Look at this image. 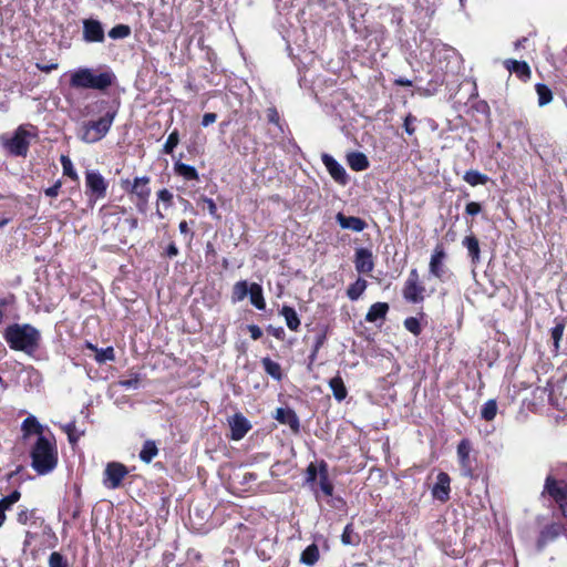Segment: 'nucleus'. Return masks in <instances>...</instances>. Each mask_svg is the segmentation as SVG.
Returning <instances> with one entry per match:
<instances>
[{"label":"nucleus","instance_id":"3c124183","mask_svg":"<svg viewBox=\"0 0 567 567\" xmlns=\"http://www.w3.org/2000/svg\"><path fill=\"white\" fill-rule=\"evenodd\" d=\"M404 327L414 334L420 333V323L415 318L405 319Z\"/></svg>","mask_w":567,"mask_h":567},{"label":"nucleus","instance_id":"bf43d9fd","mask_svg":"<svg viewBox=\"0 0 567 567\" xmlns=\"http://www.w3.org/2000/svg\"><path fill=\"white\" fill-rule=\"evenodd\" d=\"M203 202L206 204L208 213L212 216H217V206H216L215 202L212 198H207V197H205L203 199Z\"/></svg>","mask_w":567,"mask_h":567},{"label":"nucleus","instance_id":"4d7b16f0","mask_svg":"<svg viewBox=\"0 0 567 567\" xmlns=\"http://www.w3.org/2000/svg\"><path fill=\"white\" fill-rule=\"evenodd\" d=\"M248 331L254 340H258L262 336V330L256 324H249Z\"/></svg>","mask_w":567,"mask_h":567},{"label":"nucleus","instance_id":"0eeeda50","mask_svg":"<svg viewBox=\"0 0 567 567\" xmlns=\"http://www.w3.org/2000/svg\"><path fill=\"white\" fill-rule=\"evenodd\" d=\"M402 292L404 299L409 302L419 303L423 301L425 287L420 282L419 272L415 268L410 271Z\"/></svg>","mask_w":567,"mask_h":567},{"label":"nucleus","instance_id":"79ce46f5","mask_svg":"<svg viewBox=\"0 0 567 567\" xmlns=\"http://www.w3.org/2000/svg\"><path fill=\"white\" fill-rule=\"evenodd\" d=\"M565 330V324L559 322L550 330V337L553 340L554 351L557 352L559 350V343L563 338Z\"/></svg>","mask_w":567,"mask_h":567},{"label":"nucleus","instance_id":"052dcab7","mask_svg":"<svg viewBox=\"0 0 567 567\" xmlns=\"http://www.w3.org/2000/svg\"><path fill=\"white\" fill-rule=\"evenodd\" d=\"M61 188V183L56 182L53 186L45 189V195L49 197H56Z\"/></svg>","mask_w":567,"mask_h":567},{"label":"nucleus","instance_id":"680f3d73","mask_svg":"<svg viewBox=\"0 0 567 567\" xmlns=\"http://www.w3.org/2000/svg\"><path fill=\"white\" fill-rule=\"evenodd\" d=\"M216 118H217V115L215 113H206L203 116L202 125L206 127V126L215 123Z\"/></svg>","mask_w":567,"mask_h":567},{"label":"nucleus","instance_id":"338daca9","mask_svg":"<svg viewBox=\"0 0 567 567\" xmlns=\"http://www.w3.org/2000/svg\"><path fill=\"white\" fill-rule=\"evenodd\" d=\"M178 228L182 234H185V235L189 234V228H188L187 221H185V220L181 221L178 225Z\"/></svg>","mask_w":567,"mask_h":567},{"label":"nucleus","instance_id":"6e6552de","mask_svg":"<svg viewBox=\"0 0 567 567\" xmlns=\"http://www.w3.org/2000/svg\"><path fill=\"white\" fill-rule=\"evenodd\" d=\"M32 134L23 127H19L14 135L7 140L6 147L17 156L25 155L29 148Z\"/></svg>","mask_w":567,"mask_h":567},{"label":"nucleus","instance_id":"49530a36","mask_svg":"<svg viewBox=\"0 0 567 567\" xmlns=\"http://www.w3.org/2000/svg\"><path fill=\"white\" fill-rule=\"evenodd\" d=\"M22 429L25 431V432H30V431H34L39 434L40 431H41V425L40 423L38 422V420L34 417V416H29L27 417L23 423H22Z\"/></svg>","mask_w":567,"mask_h":567},{"label":"nucleus","instance_id":"6e6d98bb","mask_svg":"<svg viewBox=\"0 0 567 567\" xmlns=\"http://www.w3.org/2000/svg\"><path fill=\"white\" fill-rule=\"evenodd\" d=\"M138 379L137 378H132V379H126V380H122L120 381V384L130 390V389H137L138 386Z\"/></svg>","mask_w":567,"mask_h":567},{"label":"nucleus","instance_id":"c85d7f7f","mask_svg":"<svg viewBox=\"0 0 567 567\" xmlns=\"http://www.w3.org/2000/svg\"><path fill=\"white\" fill-rule=\"evenodd\" d=\"M367 280H364L363 278H358L347 290V296L349 297V299H359L367 289Z\"/></svg>","mask_w":567,"mask_h":567},{"label":"nucleus","instance_id":"f3484780","mask_svg":"<svg viewBox=\"0 0 567 567\" xmlns=\"http://www.w3.org/2000/svg\"><path fill=\"white\" fill-rule=\"evenodd\" d=\"M336 219L341 228L350 229L355 233H360L367 227L363 219L354 216H346L342 213H338Z\"/></svg>","mask_w":567,"mask_h":567},{"label":"nucleus","instance_id":"c9c22d12","mask_svg":"<svg viewBox=\"0 0 567 567\" xmlns=\"http://www.w3.org/2000/svg\"><path fill=\"white\" fill-rule=\"evenodd\" d=\"M497 414V403L495 400L491 399L484 403L481 410L482 419L486 421H492L495 419Z\"/></svg>","mask_w":567,"mask_h":567},{"label":"nucleus","instance_id":"7c9ffc66","mask_svg":"<svg viewBox=\"0 0 567 567\" xmlns=\"http://www.w3.org/2000/svg\"><path fill=\"white\" fill-rule=\"evenodd\" d=\"M175 172L187 181L198 179V173L194 166L184 163H176Z\"/></svg>","mask_w":567,"mask_h":567},{"label":"nucleus","instance_id":"0e129e2a","mask_svg":"<svg viewBox=\"0 0 567 567\" xmlns=\"http://www.w3.org/2000/svg\"><path fill=\"white\" fill-rule=\"evenodd\" d=\"M168 257H175L178 254V249L175 244H169L166 250Z\"/></svg>","mask_w":567,"mask_h":567},{"label":"nucleus","instance_id":"13d9d810","mask_svg":"<svg viewBox=\"0 0 567 567\" xmlns=\"http://www.w3.org/2000/svg\"><path fill=\"white\" fill-rule=\"evenodd\" d=\"M267 118L270 123L279 124V114L275 107H269L267 110Z\"/></svg>","mask_w":567,"mask_h":567},{"label":"nucleus","instance_id":"4468645a","mask_svg":"<svg viewBox=\"0 0 567 567\" xmlns=\"http://www.w3.org/2000/svg\"><path fill=\"white\" fill-rule=\"evenodd\" d=\"M450 476L444 472L439 473L431 491L432 496L440 502H446L450 498Z\"/></svg>","mask_w":567,"mask_h":567},{"label":"nucleus","instance_id":"7ed1b4c3","mask_svg":"<svg viewBox=\"0 0 567 567\" xmlns=\"http://www.w3.org/2000/svg\"><path fill=\"white\" fill-rule=\"evenodd\" d=\"M114 115L106 114L97 121L85 123L81 128V140L85 143H95L102 140L110 131Z\"/></svg>","mask_w":567,"mask_h":567},{"label":"nucleus","instance_id":"e433bc0d","mask_svg":"<svg viewBox=\"0 0 567 567\" xmlns=\"http://www.w3.org/2000/svg\"><path fill=\"white\" fill-rule=\"evenodd\" d=\"M536 92L538 95V105L545 106L553 100L551 91L545 84L538 83L536 84Z\"/></svg>","mask_w":567,"mask_h":567},{"label":"nucleus","instance_id":"8fccbe9b","mask_svg":"<svg viewBox=\"0 0 567 567\" xmlns=\"http://www.w3.org/2000/svg\"><path fill=\"white\" fill-rule=\"evenodd\" d=\"M34 518V512L29 511L27 508L21 509L18 513L17 519L20 524L27 525L29 522H31Z\"/></svg>","mask_w":567,"mask_h":567},{"label":"nucleus","instance_id":"de8ad7c7","mask_svg":"<svg viewBox=\"0 0 567 567\" xmlns=\"http://www.w3.org/2000/svg\"><path fill=\"white\" fill-rule=\"evenodd\" d=\"M320 488L327 495L331 496L333 493V486L328 480V475L326 472H321L320 474Z\"/></svg>","mask_w":567,"mask_h":567},{"label":"nucleus","instance_id":"e2e57ef3","mask_svg":"<svg viewBox=\"0 0 567 567\" xmlns=\"http://www.w3.org/2000/svg\"><path fill=\"white\" fill-rule=\"evenodd\" d=\"M308 481H315L317 477V468L313 464H310L307 468Z\"/></svg>","mask_w":567,"mask_h":567},{"label":"nucleus","instance_id":"4c0bfd02","mask_svg":"<svg viewBox=\"0 0 567 567\" xmlns=\"http://www.w3.org/2000/svg\"><path fill=\"white\" fill-rule=\"evenodd\" d=\"M89 348H91L92 350H94L96 352L95 359L100 363H103L106 361H113L115 358L114 350L112 347H107L105 349H97L94 346L89 344Z\"/></svg>","mask_w":567,"mask_h":567},{"label":"nucleus","instance_id":"58836bf2","mask_svg":"<svg viewBox=\"0 0 567 567\" xmlns=\"http://www.w3.org/2000/svg\"><path fill=\"white\" fill-rule=\"evenodd\" d=\"M442 51L444 52V59L449 60L447 64L445 65V68L447 70L449 69L454 70V69L461 68V65H460L461 59L454 49H443Z\"/></svg>","mask_w":567,"mask_h":567},{"label":"nucleus","instance_id":"aec40b11","mask_svg":"<svg viewBox=\"0 0 567 567\" xmlns=\"http://www.w3.org/2000/svg\"><path fill=\"white\" fill-rule=\"evenodd\" d=\"M348 165L355 172L364 171L369 167V161L363 153L352 152L347 156Z\"/></svg>","mask_w":567,"mask_h":567},{"label":"nucleus","instance_id":"473e14b6","mask_svg":"<svg viewBox=\"0 0 567 567\" xmlns=\"http://www.w3.org/2000/svg\"><path fill=\"white\" fill-rule=\"evenodd\" d=\"M248 292H249V286L247 284V281L241 280V281L236 282L233 288V296H231L233 301L234 302L243 301L248 296Z\"/></svg>","mask_w":567,"mask_h":567},{"label":"nucleus","instance_id":"72a5a7b5","mask_svg":"<svg viewBox=\"0 0 567 567\" xmlns=\"http://www.w3.org/2000/svg\"><path fill=\"white\" fill-rule=\"evenodd\" d=\"M63 431L68 434L69 442L74 445L80 437L84 434V430H79L75 422H69L62 426Z\"/></svg>","mask_w":567,"mask_h":567},{"label":"nucleus","instance_id":"dca6fc26","mask_svg":"<svg viewBox=\"0 0 567 567\" xmlns=\"http://www.w3.org/2000/svg\"><path fill=\"white\" fill-rule=\"evenodd\" d=\"M275 419L279 423L288 425L295 432L299 430V419L291 409L278 408L276 410Z\"/></svg>","mask_w":567,"mask_h":567},{"label":"nucleus","instance_id":"9d476101","mask_svg":"<svg viewBox=\"0 0 567 567\" xmlns=\"http://www.w3.org/2000/svg\"><path fill=\"white\" fill-rule=\"evenodd\" d=\"M82 37L86 43H102L105 40V31L103 24L96 19H84L82 21Z\"/></svg>","mask_w":567,"mask_h":567},{"label":"nucleus","instance_id":"f257e3e1","mask_svg":"<svg viewBox=\"0 0 567 567\" xmlns=\"http://www.w3.org/2000/svg\"><path fill=\"white\" fill-rule=\"evenodd\" d=\"M32 468L40 475L51 473L58 465V449L54 439L39 434L31 450Z\"/></svg>","mask_w":567,"mask_h":567},{"label":"nucleus","instance_id":"ddd939ff","mask_svg":"<svg viewBox=\"0 0 567 567\" xmlns=\"http://www.w3.org/2000/svg\"><path fill=\"white\" fill-rule=\"evenodd\" d=\"M355 270L360 274H369L374 268L373 254L370 249L358 248L354 255Z\"/></svg>","mask_w":567,"mask_h":567},{"label":"nucleus","instance_id":"a19ab883","mask_svg":"<svg viewBox=\"0 0 567 567\" xmlns=\"http://www.w3.org/2000/svg\"><path fill=\"white\" fill-rule=\"evenodd\" d=\"M506 71H530V66L525 61H518L513 59H507L503 63Z\"/></svg>","mask_w":567,"mask_h":567},{"label":"nucleus","instance_id":"bb28decb","mask_svg":"<svg viewBox=\"0 0 567 567\" xmlns=\"http://www.w3.org/2000/svg\"><path fill=\"white\" fill-rule=\"evenodd\" d=\"M158 454V449L154 441L147 440L144 442L143 447L140 452V458L144 463L148 464Z\"/></svg>","mask_w":567,"mask_h":567},{"label":"nucleus","instance_id":"a18cd8bd","mask_svg":"<svg viewBox=\"0 0 567 567\" xmlns=\"http://www.w3.org/2000/svg\"><path fill=\"white\" fill-rule=\"evenodd\" d=\"M178 142H179L178 133H177V131H173L168 135V137L164 144V147H163L164 153L172 154L174 148L178 145Z\"/></svg>","mask_w":567,"mask_h":567},{"label":"nucleus","instance_id":"1a4fd4ad","mask_svg":"<svg viewBox=\"0 0 567 567\" xmlns=\"http://www.w3.org/2000/svg\"><path fill=\"white\" fill-rule=\"evenodd\" d=\"M127 473V468L122 463L111 462L104 470L103 485L106 488L115 489L121 486Z\"/></svg>","mask_w":567,"mask_h":567},{"label":"nucleus","instance_id":"423d86ee","mask_svg":"<svg viewBox=\"0 0 567 567\" xmlns=\"http://www.w3.org/2000/svg\"><path fill=\"white\" fill-rule=\"evenodd\" d=\"M85 186L90 202L94 204L106 196L109 184L97 171H86Z\"/></svg>","mask_w":567,"mask_h":567},{"label":"nucleus","instance_id":"f8f14e48","mask_svg":"<svg viewBox=\"0 0 567 567\" xmlns=\"http://www.w3.org/2000/svg\"><path fill=\"white\" fill-rule=\"evenodd\" d=\"M445 251L442 246H436L431 256L429 271L430 275L442 280L445 275Z\"/></svg>","mask_w":567,"mask_h":567},{"label":"nucleus","instance_id":"c03bdc74","mask_svg":"<svg viewBox=\"0 0 567 567\" xmlns=\"http://www.w3.org/2000/svg\"><path fill=\"white\" fill-rule=\"evenodd\" d=\"M60 161L63 168V174L69 176L73 181H78L79 176L73 167L72 161L65 155H62Z\"/></svg>","mask_w":567,"mask_h":567},{"label":"nucleus","instance_id":"20e7f679","mask_svg":"<svg viewBox=\"0 0 567 567\" xmlns=\"http://www.w3.org/2000/svg\"><path fill=\"white\" fill-rule=\"evenodd\" d=\"M113 73H73L71 83L74 86L105 89L112 83Z\"/></svg>","mask_w":567,"mask_h":567},{"label":"nucleus","instance_id":"774afa93","mask_svg":"<svg viewBox=\"0 0 567 567\" xmlns=\"http://www.w3.org/2000/svg\"><path fill=\"white\" fill-rule=\"evenodd\" d=\"M526 42H527V38H523V39L517 40L515 42V44H514L515 49L517 50V49L524 47Z\"/></svg>","mask_w":567,"mask_h":567},{"label":"nucleus","instance_id":"a878e982","mask_svg":"<svg viewBox=\"0 0 567 567\" xmlns=\"http://www.w3.org/2000/svg\"><path fill=\"white\" fill-rule=\"evenodd\" d=\"M250 302L259 310H264L266 307L262 288L260 285L254 282L249 286Z\"/></svg>","mask_w":567,"mask_h":567},{"label":"nucleus","instance_id":"ea45409f","mask_svg":"<svg viewBox=\"0 0 567 567\" xmlns=\"http://www.w3.org/2000/svg\"><path fill=\"white\" fill-rule=\"evenodd\" d=\"M131 34V28L126 24H117L109 31V37L113 40L125 39Z\"/></svg>","mask_w":567,"mask_h":567},{"label":"nucleus","instance_id":"603ef678","mask_svg":"<svg viewBox=\"0 0 567 567\" xmlns=\"http://www.w3.org/2000/svg\"><path fill=\"white\" fill-rule=\"evenodd\" d=\"M415 122H416V117L411 115V114H409L405 117L403 126H404L405 132L409 135H413L414 134V132H415V126H414Z\"/></svg>","mask_w":567,"mask_h":567},{"label":"nucleus","instance_id":"2eb2a0df","mask_svg":"<svg viewBox=\"0 0 567 567\" xmlns=\"http://www.w3.org/2000/svg\"><path fill=\"white\" fill-rule=\"evenodd\" d=\"M229 426L231 431V439L235 441L241 440L251 427L249 421L240 413L230 417Z\"/></svg>","mask_w":567,"mask_h":567},{"label":"nucleus","instance_id":"4be33fe9","mask_svg":"<svg viewBox=\"0 0 567 567\" xmlns=\"http://www.w3.org/2000/svg\"><path fill=\"white\" fill-rule=\"evenodd\" d=\"M280 315L285 318L286 324L291 331H297L299 329L300 319L293 308L284 306L280 310Z\"/></svg>","mask_w":567,"mask_h":567},{"label":"nucleus","instance_id":"5701e85b","mask_svg":"<svg viewBox=\"0 0 567 567\" xmlns=\"http://www.w3.org/2000/svg\"><path fill=\"white\" fill-rule=\"evenodd\" d=\"M148 183L150 178L146 176L136 177L132 186V193H134L138 198L146 200L151 193V189L147 186Z\"/></svg>","mask_w":567,"mask_h":567},{"label":"nucleus","instance_id":"a211bd4d","mask_svg":"<svg viewBox=\"0 0 567 567\" xmlns=\"http://www.w3.org/2000/svg\"><path fill=\"white\" fill-rule=\"evenodd\" d=\"M565 532V526L559 523H553L543 528L538 539V546L543 547L547 543L555 540Z\"/></svg>","mask_w":567,"mask_h":567},{"label":"nucleus","instance_id":"412c9836","mask_svg":"<svg viewBox=\"0 0 567 567\" xmlns=\"http://www.w3.org/2000/svg\"><path fill=\"white\" fill-rule=\"evenodd\" d=\"M389 310V306L385 302H377L373 303L368 313L365 315V320L368 322H375L380 319H383Z\"/></svg>","mask_w":567,"mask_h":567},{"label":"nucleus","instance_id":"b1692460","mask_svg":"<svg viewBox=\"0 0 567 567\" xmlns=\"http://www.w3.org/2000/svg\"><path fill=\"white\" fill-rule=\"evenodd\" d=\"M462 244L467 249L472 264L476 265L480 261V244L476 237L473 235L466 236Z\"/></svg>","mask_w":567,"mask_h":567},{"label":"nucleus","instance_id":"09e8293b","mask_svg":"<svg viewBox=\"0 0 567 567\" xmlns=\"http://www.w3.org/2000/svg\"><path fill=\"white\" fill-rule=\"evenodd\" d=\"M49 567H66V563L60 553H52L49 557Z\"/></svg>","mask_w":567,"mask_h":567},{"label":"nucleus","instance_id":"9b49d317","mask_svg":"<svg viewBox=\"0 0 567 567\" xmlns=\"http://www.w3.org/2000/svg\"><path fill=\"white\" fill-rule=\"evenodd\" d=\"M322 163L329 172L330 176L339 184L346 185L348 183V174L344 167L338 163L331 155L322 154Z\"/></svg>","mask_w":567,"mask_h":567},{"label":"nucleus","instance_id":"39448f33","mask_svg":"<svg viewBox=\"0 0 567 567\" xmlns=\"http://www.w3.org/2000/svg\"><path fill=\"white\" fill-rule=\"evenodd\" d=\"M544 493H547L558 505L561 515L567 518V485L563 481H556L547 476L544 486Z\"/></svg>","mask_w":567,"mask_h":567},{"label":"nucleus","instance_id":"69168bd1","mask_svg":"<svg viewBox=\"0 0 567 567\" xmlns=\"http://www.w3.org/2000/svg\"><path fill=\"white\" fill-rule=\"evenodd\" d=\"M394 83L398 84V85L410 86V85H412L413 81L408 80L405 78H398V79L394 80Z\"/></svg>","mask_w":567,"mask_h":567},{"label":"nucleus","instance_id":"f704fd0d","mask_svg":"<svg viewBox=\"0 0 567 567\" xmlns=\"http://www.w3.org/2000/svg\"><path fill=\"white\" fill-rule=\"evenodd\" d=\"M341 542L343 545L351 546H357L359 544L360 537L354 533L353 526L351 524H348L344 527L343 533L341 535Z\"/></svg>","mask_w":567,"mask_h":567},{"label":"nucleus","instance_id":"6ab92c4d","mask_svg":"<svg viewBox=\"0 0 567 567\" xmlns=\"http://www.w3.org/2000/svg\"><path fill=\"white\" fill-rule=\"evenodd\" d=\"M457 456L462 466V473L464 476L472 475L471 462H470V444L466 441H462L457 446Z\"/></svg>","mask_w":567,"mask_h":567},{"label":"nucleus","instance_id":"5fc2aeb1","mask_svg":"<svg viewBox=\"0 0 567 567\" xmlns=\"http://www.w3.org/2000/svg\"><path fill=\"white\" fill-rule=\"evenodd\" d=\"M482 210V207L478 203L476 202H470L466 207H465V212L466 214L471 215V216H475L477 214H480Z\"/></svg>","mask_w":567,"mask_h":567},{"label":"nucleus","instance_id":"2f4dec72","mask_svg":"<svg viewBox=\"0 0 567 567\" xmlns=\"http://www.w3.org/2000/svg\"><path fill=\"white\" fill-rule=\"evenodd\" d=\"M319 559V549L318 547L312 544L309 545L301 554V563L305 565H313Z\"/></svg>","mask_w":567,"mask_h":567},{"label":"nucleus","instance_id":"393cba45","mask_svg":"<svg viewBox=\"0 0 567 567\" xmlns=\"http://www.w3.org/2000/svg\"><path fill=\"white\" fill-rule=\"evenodd\" d=\"M329 386H330V389L333 393V396L337 401L340 402L347 398L348 391H347L344 382L340 375L332 378L329 381Z\"/></svg>","mask_w":567,"mask_h":567},{"label":"nucleus","instance_id":"864d4df0","mask_svg":"<svg viewBox=\"0 0 567 567\" xmlns=\"http://www.w3.org/2000/svg\"><path fill=\"white\" fill-rule=\"evenodd\" d=\"M157 199L163 202L166 206H169L173 200V194L166 188L161 189L157 193Z\"/></svg>","mask_w":567,"mask_h":567},{"label":"nucleus","instance_id":"f03ea898","mask_svg":"<svg viewBox=\"0 0 567 567\" xmlns=\"http://www.w3.org/2000/svg\"><path fill=\"white\" fill-rule=\"evenodd\" d=\"M3 338L12 350L31 354L39 347L40 331L28 323H13L7 327Z\"/></svg>","mask_w":567,"mask_h":567},{"label":"nucleus","instance_id":"cd10ccee","mask_svg":"<svg viewBox=\"0 0 567 567\" xmlns=\"http://www.w3.org/2000/svg\"><path fill=\"white\" fill-rule=\"evenodd\" d=\"M262 368L267 374L274 378L277 381L282 379L281 367L279 363L272 361L270 358H264L261 360Z\"/></svg>","mask_w":567,"mask_h":567},{"label":"nucleus","instance_id":"37998d69","mask_svg":"<svg viewBox=\"0 0 567 567\" xmlns=\"http://www.w3.org/2000/svg\"><path fill=\"white\" fill-rule=\"evenodd\" d=\"M21 497L20 492L13 491L10 495L0 499V508L4 514L13 504H16Z\"/></svg>","mask_w":567,"mask_h":567},{"label":"nucleus","instance_id":"c756f323","mask_svg":"<svg viewBox=\"0 0 567 567\" xmlns=\"http://www.w3.org/2000/svg\"><path fill=\"white\" fill-rule=\"evenodd\" d=\"M463 179L471 186L484 185L487 183L488 177L478 171L470 169L465 172Z\"/></svg>","mask_w":567,"mask_h":567}]
</instances>
